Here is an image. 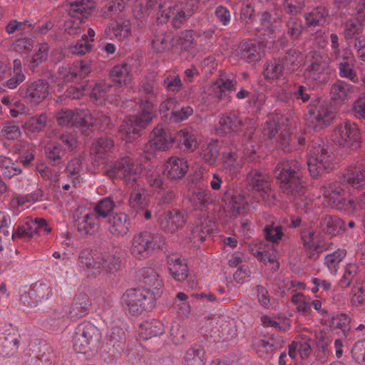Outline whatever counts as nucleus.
Masks as SVG:
<instances>
[{"label":"nucleus","instance_id":"nucleus-59","mask_svg":"<svg viewBox=\"0 0 365 365\" xmlns=\"http://www.w3.org/2000/svg\"><path fill=\"white\" fill-rule=\"evenodd\" d=\"M283 66L279 62H269L264 71V78L268 80H275L279 78L282 73Z\"/></svg>","mask_w":365,"mask_h":365},{"label":"nucleus","instance_id":"nucleus-10","mask_svg":"<svg viewBox=\"0 0 365 365\" xmlns=\"http://www.w3.org/2000/svg\"><path fill=\"white\" fill-rule=\"evenodd\" d=\"M344 187L341 182L329 183L324 187L323 198L326 206L341 210H354L357 208L353 200L346 199Z\"/></svg>","mask_w":365,"mask_h":365},{"label":"nucleus","instance_id":"nucleus-60","mask_svg":"<svg viewBox=\"0 0 365 365\" xmlns=\"http://www.w3.org/2000/svg\"><path fill=\"white\" fill-rule=\"evenodd\" d=\"M352 66V63L349 62H340L339 64V75L341 77L346 78L353 83H358L359 81V77Z\"/></svg>","mask_w":365,"mask_h":365},{"label":"nucleus","instance_id":"nucleus-11","mask_svg":"<svg viewBox=\"0 0 365 365\" xmlns=\"http://www.w3.org/2000/svg\"><path fill=\"white\" fill-rule=\"evenodd\" d=\"M58 124L63 127H88L93 123L91 114L88 110L76 109V111L69 109H62L56 114Z\"/></svg>","mask_w":365,"mask_h":365},{"label":"nucleus","instance_id":"nucleus-17","mask_svg":"<svg viewBox=\"0 0 365 365\" xmlns=\"http://www.w3.org/2000/svg\"><path fill=\"white\" fill-rule=\"evenodd\" d=\"M232 53L247 62L257 61L263 55L261 47L250 41L234 45Z\"/></svg>","mask_w":365,"mask_h":365},{"label":"nucleus","instance_id":"nucleus-61","mask_svg":"<svg viewBox=\"0 0 365 365\" xmlns=\"http://www.w3.org/2000/svg\"><path fill=\"white\" fill-rule=\"evenodd\" d=\"M92 44L88 41L87 36H83L75 45L71 46V52L76 55H84L91 51Z\"/></svg>","mask_w":365,"mask_h":365},{"label":"nucleus","instance_id":"nucleus-41","mask_svg":"<svg viewBox=\"0 0 365 365\" xmlns=\"http://www.w3.org/2000/svg\"><path fill=\"white\" fill-rule=\"evenodd\" d=\"M354 86L339 80L332 85L330 93L332 99L344 101L349 93L354 91Z\"/></svg>","mask_w":365,"mask_h":365},{"label":"nucleus","instance_id":"nucleus-57","mask_svg":"<svg viewBox=\"0 0 365 365\" xmlns=\"http://www.w3.org/2000/svg\"><path fill=\"white\" fill-rule=\"evenodd\" d=\"M277 319L279 320H282L284 322L283 327L279 326V323L276 321V319L273 317H271L268 315H262L261 317V322L264 327H273L277 328L279 330H286L287 328L290 327L289 321L286 318L284 315H278Z\"/></svg>","mask_w":365,"mask_h":365},{"label":"nucleus","instance_id":"nucleus-44","mask_svg":"<svg viewBox=\"0 0 365 365\" xmlns=\"http://www.w3.org/2000/svg\"><path fill=\"white\" fill-rule=\"evenodd\" d=\"M346 254V252L345 250L339 249L336 251L326 255L324 258V264L331 274H336L339 263L345 257Z\"/></svg>","mask_w":365,"mask_h":365},{"label":"nucleus","instance_id":"nucleus-34","mask_svg":"<svg viewBox=\"0 0 365 365\" xmlns=\"http://www.w3.org/2000/svg\"><path fill=\"white\" fill-rule=\"evenodd\" d=\"M131 68L126 63L114 66L110 72V78L119 86L129 83L132 80Z\"/></svg>","mask_w":365,"mask_h":365},{"label":"nucleus","instance_id":"nucleus-52","mask_svg":"<svg viewBox=\"0 0 365 365\" xmlns=\"http://www.w3.org/2000/svg\"><path fill=\"white\" fill-rule=\"evenodd\" d=\"M328 13L324 7H317L305 16L308 25L316 26L325 23Z\"/></svg>","mask_w":365,"mask_h":365},{"label":"nucleus","instance_id":"nucleus-38","mask_svg":"<svg viewBox=\"0 0 365 365\" xmlns=\"http://www.w3.org/2000/svg\"><path fill=\"white\" fill-rule=\"evenodd\" d=\"M183 365H205V351L200 345H195L187 350Z\"/></svg>","mask_w":365,"mask_h":365},{"label":"nucleus","instance_id":"nucleus-37","mask_svg":"<svg viewBox=\"0 0 365 365\" xmlns=\"http://www.w3.org/2000/svg\"><path fill=\"white\" fill-rule=\"evenodd\" d=\"M107 32L108 35H113L118 40H123L130 34V23L128 20L117 21L110 24Z\"/></svg>","mask_w":365,"mask_h":365},{"label":"nucleus","instance_id":"nucleus-54","mask_svg":"<svg viewBox=\"0 0 365 365\" xmlns=\"http://www.w3.org/2000/svg\"><path fill=\"white\" fill-rule=\"evenodd\" d=\"M176 138L184 145L186 149L191 152L194 151L198 146L197 136L187 130H181L178 131Z\"/></svg>","mask_w":365,"mask_h":365},{"label":"nucleus","instance_id":"nucleus-55","mask_svg":"<svg viewBox=\"0 0 365 365\" xmlns=\"http://www.w3.org/2000/svg\"><path fill=\"white\" fill-rule=\"evenodd\" d=\"M125 8L123 0H112L102 9L101 16L104 18H113Z\"/></svg>","mask_w":365,"mask_h":365},{"label":"nucleus","instance_id":"nucleus-20","mask_svg":"<svg viewBox=\"0 0 365 365\" xmlns=\"http://www.w3.org/2000/svg\"><path fill=\"white\" fill-rule=\"evenodd\" d=\"M48 83L38 80L27 84L24 97L31 103L38 104L44 101L49 93Z\"/></svg>","mask_w":365,"mask_h":365},{"label":"nucleus","instance_id":"nucleus-64","mask_svg":"<svg viewBox=\"0 0 365 365\" xmlns=\"http://www.w3.org/2000/svg\"><path fill=\"white\" fill-rule=\"evenodd\" d=\"M351 353L354 359L358 363L365 364V339L356 342L351 349Z\"/></svg>","mask_w":365,"mask_h":365},{"label":"nucleus","instance_id":"nucleus-49","mask_svg":"<svg viewBox=\"0 0 365 365\" xmlns=\"http://www.w3.org/2000/svg\"><path fill=\"white\" fill-rule=\"evenodd\" d=\"M114 207V202L110 198H104L100 200L91 210L96 214V217L101 221L110 216L109 214Z\"/></svg>","mask_w":365,"mask_h":365},{"label":"nucleus","instance_id":"nucleus-4","mask_svg":"<svg viewBox=\"0 0 365 365\" xmlns=\"http://www.w3.org/2000/svg\"><path fill=\"white\" fill-rule=\"evenodd\" d=\"M145 9L148 14L153 13L160 19L165 22L173 16V23L175 27H179L187 18L191 16L196 11L192 6V9L182 6V4L173 0H147Z\"/></svg>","mask_w":365,"mask_h":365},{"label":"nucleus","instance_id":"nucleus-6","mask_svg":"<svg viewBox=\"0 0 365 365\" xmlns=\"http://www.w3.org/2000/svg\"><path fill=\"white\" fill-rule=\"evenodd\" d=\"M98 329L90 322L78 325L73 336V346L78 353L86 354L96 349L101 340Z\"/></svg>","mask_w":365,"mask_h":365},{"label":"nucleus","instance_id":"nucleus-31","mask_svg":"<svg viewBox=\"0 0 365 365\" xmlns=\"http://www.w3.org/2000/svg\"><path fill=\"white\" fill-rule=\"evenodd\" d=\"M163 332V324L159 320H145L139 325V335L143 339L161 335Z\"/></svg>","mask_w":365,"mask_h":365},{"label":"nucleus","instance_id":"nucleus-23","mask_svg":"<svg viewBox=\"0 0 365 365\" xmlns=\"http://www.w3.org/2000/svg\"><path fill=\"white\" fill-rule=\"evenodd\" d=\"M260 26L257 27V30H264L268 34H272L277 29V24L282 20V12L275 9L272 12L262 11L258 14Z\"/></svg>","mask_w":365,"mask_h":365},{"label":"nucleus","instance_id":"nucleus-16","mask_svg":"<svg viewBox=\"0 0 365 365\" xmlns=\"http://www.w3.org/2000/svg\"><path fill=\"white\" fill-rule=\"evenodd\" d=\"M248 187L262 194L271 190V177L265 172L257 168H251L245 178Z\"/></svg>","mask_w":365,"mask_h":365},{"label":"nucleus","instance_id":"nucleus-2","mask_svg":"<svg viewBox=\"0 0 365 365\" xmlns=\"http://www.w3.org/2000/svg\"><path fill=\"white\" fill-rule=\"evenodd\" d=\"M122 252L113 248L104 254L93 255L89 250H83L78 257L79 265L88 277L95 278L103 272H115L120 269Z\"/></svg>","mask_w":365,"mask_h":365},{"label":"nucleus","instance_id":"nucleus-63","mask_svg":"<svg viewBox=\"0 0 365 365\" xmlns=\"http://www.w3.org/2000/svg\"><path fill=\"white\" fill-rule=\"evenodd\" d=\"M46 158L53 165H57L61 161L63 151L58 145L52 144L46 148Z\"/></svg>","mask_w":365,"mask_h":365},{"label":"nucleus","instance_id":"nucleus-8","mask_svg":"<svg viewBox=\"0 0 365 365\" xmlns=\"http://www.w3.org/2000/svg\"><path fill=\"white\" fill-rule=\"evenodd\" d=\"M122 302L133 314L152 309L155 304V296L146 289L127 290L122 296Z\"/></svg>","mask_w":365,"mask_h":365},{"label":"nucleus","instance_id":"nucleus-43","mask_svg":"<svg viewBox=\"0 0 365 365\" xmlns=\"http://www.w3.org/2000/svg\"><path fill=\"white\" fill-rule=\"evenodd\" d=\"M31 294L37 299L38 303L48 299L52 293V287L48 282H37L31 287Z\"/></svg>","mask_w":365,"mask_h":365},{"label":"nucleus","instance_id":"nucleus-33","mask_svg":"<svg viewBox=\"0 0 365 365\" xmlns=\"http://www.w3.org/2000/svg\"><path fill=\"white\" fill-rule=\"evenodd\" d=\"M112 88L110 83L106 80H99L95 82L91 92V99L97 104H102L108 101V93Z\"/></svg>","mask_w":365,"mask_h":365},{"label":"nucleus","instance_id":"nucleus-30","mask_svg":"<svg viewBox=\"0 0 365 365\" xmlns=\"http://www.w3.org/2000/svg\"><path fill=\"white\" fill-rule=\"evenodd\" d=\"M175 36L170 32H159L155 34L152 41V48L157 53H163L176 47L174 41Z\"/></svg>","mask_w":365,"mask_h":365},{"label":"nucleus","instance_id":"nucleus-13","mask_svg":"<svg viewBox=\"0 0 365 365\" xmlns=\"http://www.w3.org/2000/svg\"><path fill=\"white\" fill-rule=\"evenodd\" d=\"M173 143L170 134L165 131L163 128L158 125L153 130L149 141L145 145L143 152L145 158L150 159L155 151H164L168 149Z\"/></svg>","mask_w":365,"mask_h":365},{"label":"nucleus","instance_id":"nucleus-36","mask_svg":"<svg viewBox=\"0 0 365 365\" xmlns=\"http://www.w3.org/2000/svg\"><path fill=\"white\" fill-rule=\"evenodd\" d=\"M322 230L328 235H335L344 230V222L336 216H326L321 222Z\"/></svg>","mask_w":365,"mask_h":365},{"label":"nucleus","instance_id":"nucleus-62","mask_svg":"<svg viewBox=\"0 0 365 365\" xmlns=\"http://www.w3.org/2000/svg\"><path fill=\"white\" fill-rule=\"evenodd\" d=\"M81 170L82 165L81 159L78 158L72 159L66 167L68 177L72 180H78Z\"/></svg>","mask_w":365,"mask_h":365},{"label":"nucleus","instance_id":"nucleus-40","mask_svg":"<svg viewBox=\"0 0 365 365\" xmlns=\"http://www.w3.org/2000/svg\"><path fill=\"white\" fill-rule=\"evenodd\" d=\"M201 157L203 160L210 164L213 165L220 153V146L217 140H211L208 143H205L201 148Z\"/></svg>","mask_w":365,"mask_h":365},{"label":"nucleus","instance_id":"nucleus-46","mask_svg":"<svg viewBox=\"0 0 365 365\" xmlns=\"http://www.w3.org/2000/svg\"><path fill=\"white\" fill-rule=\"evenodd\" d=\"M0 171L5 178H9L22 173V170L10 158L4 155H0Z\"/></svg>","mask_w":365,"mask_h":365},{"label":"nucleus","instance_id":"nucleus-48","mask_svg":"<svg viewBox=\"0 0 365 365\" xmlns=\"http://www.w3.org/2000/svg\"><path fill=\"white\" fill-rule=\"evenodd\" d=\"M7 80L4 86L10 89L16 88L20 83L25 80V75L21 71V62L19 59H15L13 62V74Z\"/></svg>","mask_w":365,"mask_h":365},{"label":"nucleus","instance_id":"nucleus-19","mask_svg":"<svg viewBox=\"0 0 365 365\" xmlns=\"http://www.w3.org/2000/svg\"><path fill=\"white\" fill-rule=\"evenodd\" d=\"M185 222V213L178 210H169L160 218V227L168 233H174L179 230Z\"/></svg>","mask_w":365,"mask_h":365},{"label":"nucleus","instance_id":"nucleus-56","mask_svg":"<svg viewBox=\"0 0 365 365\" xmlns=\"http://www.w3.org/2000/svg\"><path fill=\"white\" fill-rule=\"evenodd\" d=\"M230 206L235 215H244L248 210V203L245 197L240 194L232 196Z\"/></svg>","mask_w":365,"mask_h":365},{"label":"nucleus","instance_id":"nucleus-25","mask_svg":"<svg viewBox=\"0 0 365 365\" xmlns=\"http://www.w3.org/2000/svg\"><path fill=\"white\" fill-rule=\"evenodd\" d=\"M168 269L177 281L185 280L188 275L187 266L184 259L178 255H169L167 258Z\"/></svg>","mask_w":365,"mask_h":365},{"label":"nucleus","instance_id":"nucleus-42","mask_svg":"<svg viewBox=\"0 0 365 365\" xmlns=\"http://www.w3.org/2000/svg\"><path fill=\"white\" fill-rule=\"evenodd\" d=\"M283 61V67L287 71L293 72L300 67L302 58L300 52L295 49H290L286 52Z\"/></svg>","mask_w":365,"mask_h":365},{"label":"nucleus","instance_id":"nucleus-1","mask_svg":"<svg viewBox=\"0 0 365 365\" xmlns=\"http://www.w3.org/2000/svg\"><path fill=\"white\" fill-rule=\"evenodd\" d=\"M142 172L140 164H135L129 157H123L118 160L113 169L106 172L110 178H120L124 181L126 187L132 188L128 205L136 213H140L148 205L149 199L143 187L138 183Z\"/></svg>","mask_w":365,"mask_h":365},{"label":"nucleus","instance_id":"nucleus-45","mask_svg":"<svg viewBox=\"0 0 365 365\" xmlns=\"http://www.w3.org/2000/svg\"><path fill=\"white\" fill-rule=\"evenodd\" d=\"M163 85L168 91L178 92L182 88L180 76L175 71H167L163 75Z\"/></svg>","mask_w":365,"mask_h":365},{"label":"nucleus","instance_id":"nucleus-18","mask_svg":"<svg viewBox=\"0 0 365 365\" xmlns=\"http://www.w3.org/2000/svg\"><path fill=\"white\" fill-rule=\"evenodd\" d=\"M140 277L149 290L155 296V299L160 297L163 292V282L159 273L151 267H143L139 272Z\"/></svg>","mask_w":365,"mask_h":365},{"label":"nucleus","instance_id":"nucleus-27","mask_svg":"<svg viewBox=\"0 0 365 365\" xmlns=\"http://www.w3.org/2000/svg\"><path fill=\"white\" fill-rule=\"evenodd\" d=\"M108 231L115 236H124L129 230L130 222L125 213H116L110 216L107 220Z\"/></svg>","mask_w":365,"mask_h":365},{"label":"nucleus","instance_id":"nucleus-5","mask_svg":"<svg viewBox=\"0 0 365 365\" xmlns=\"http://www.w3.org/2000/svg\"><path fill=\"white\" fill-rule=\"evenodd\" d=\"M141 112L139 115L123 121L119 133L126 141L134 138L132 135H138L140 130L150 123L154 117V106L149 101H142L140 105Z\"/></svg>","mask_w":365,"mask_h":365},{"label":"nucleus","instance_id":"nucleus-50","mask_svg":"<svg viewBox=\"0 0 365 365\" xmlns=\"http://www.w3.org/2000/svg\"><path fill=\"white\" fill-rule=\"evenodd\" d=\"M309 298L302 293L292 295L291 302L296 306V309L303 316H308L312 312Z\"/></svg>","mask_w":365,"mask_h":365},{"label":"nucleus","instance_id":"nucleus-12","mask_svg":"<svg viewBox=\"0 0 365 365\" xmlns=\"http://www.w3.org/2000/svg\"><path fill=\"white\" fill-rule=\"evenodd\" d=\"M318 106L312 103L308 106L309 116L307 125L317 128L322 124H329L334 117L333 108L327 102H317Z\"/></svg>","mask_w":365,"mask_h":365},{"label":"nucleus","instance_id":"nucleus-29","mask_svg":"<svg viewBox=\"0 0 365 365\" xmlns=\"http://www.w3.org/2000/svg\"><path fill=\"white\" fill-rule=\"evenodd\" d=\"M174 41L177 46H181L185 49H190L198 46L202 43L201 31L187 30L175 36Z\"/></svg>","mask_w":365,"mask_h":365},{"label":"nucleus","instance_id":"nucleus-35","mask_svg":"<svg viewBox=\"0 0 365 365\" xmlns=\"http://www.w3.org/2000/svg\"><path fill=\"white\" fill-rule=\"evenodd\" d=\"M189 201L194 210H202L212 202V195L209 190L198 189L192 192Z\"/></svg>","mask_w":365,"mask_h":365},{"label":"nucleus","instance_id":"nucleus-51","mask_svg":"<svg viewBox=\"0 0 365 365\" xmlns=\"http://www.w3.org/2000/svg\"><path fill=\"white\" fill-rule=\"evenodd\" d=\"M48 117L46 113L34 115L25 123L26 130L32 133L42 131L46 126Z\"/></svg>","mask_w":365,"mask_h":365},{"label":"nucleus","instance_id":"nucleus-22","mask_svg":"<svg viewBox=\"0 0 365 365\" xmlns=\"http://www.w3.org/2000/svg\"><path fill=\"white\" fill-rule=\"evenodd\" d=\"M188 165L186 160L178 157H171L165 164L164 174L171 180L182 178L187 173Z\"/></svg>","mask_w":365,"mask_h":365},{"label":"nucleus","instance_id":"nucleus-9","mask_svg":"<svg viewBox=\"0 0 365 365\" xmlns=\"http://www.w3.org/2000/svg\"><path fill=\"white\" fill-rule=\"evenodd\" d=\"M160 237L157 234L146 231L137 233L131 240L130 252L137 259H147L160 246Z\"/></svg>","mask_w":365,"mask_h":365},{"label":"nucleus","instance_id":"nucleus-53","mask_svg":"<svg viewBox=\"0 0 365 365\" xmlns=\"http://www.w3.org/2000/svg\"><path fill=\"white\" fill-rule=\"evenodd\" d=\"M113 147V141L108 138H101L93 145L91 154L95 155L96 158H103L105 155Z\"/></svg>","mask_w":365,"mask_h":365},{"label":"nucleus","instance_id":"nucleus-26","mask_svg":"<svg viewBox=\"0 0 365 365\" xmlns=\"http://www.w3.org/2000/svg\"><path fill=\"white\" fill-rule=\"evenodd\" d=\"M342 179L354 188L365 186V165L346 168L342 174Z\"/></svg>","mask_w":365,"mask_h":365},{"label":"nucleus","instance_id":"nucleus-58","mask_svg":"<svg viewBox=\"0 0 365 365\" xmlns=\"http://www.w3.org/2000/svg\"><path fill=\"white\" fill-rule=\"evenodd\" d=\"M29 230L31 231L32 237H34V234L41 235L48 233L51 229L45 220L36 218L29 221Z\"/></svg>","mask_w":365,"mask_h":365},{"label":"nucleus","instance_id":"nucleus-21","mask_svg":"<svg viewBox=\"0 0 365 365\" xmlns=\"http://www.w3.org/2000/svg\"><path fill=\"white\" fill-rule=\"evenodd\" d=\"M91 210L81 215L76 220L75 226L81 235H93L96 233L102 222Z\"/></svg>","mask_w":365,"mask_h":365},{"label":"nucleus","instance_id":"nucleus-47","mask_svg":"<svg viewBox=\"0 0 365 365\" xmlns=\"http://www.w3.org/2000/svg\"><path fill=\"white\" fill-rule=\"evenodd\" d=\"M91 71L88 63L80 61L73 63L70 68L69 73L66 77V80L69 81L75 78H83L86 77Z\"/></svg>","mask_w":365,"mask_h":365},{"label":"nucleus","instance_id":"nucleus-24","mask_svg":"<svg viewBox=\"0 0 365 365\" xmlns=\"http://www.w3.org/2000/svg\"><path fill=\"white\" fill-rule=\"evenodd\" d=\"M237 81L234 77L221 75L220 77L211 85L215 96L219 99L225 98L232 91L236 90Z\"/></svg>","mask_w":365,"mask_h":365},{"label":"nucleus","instance_id":"nucleus-32","mask_svg":"<svg viewBox=\"0 0 365 365\" xmlns=\"http://www.w3.org/2000/svg\"><path fill=\"white\" fill-rule=\"evenodd\" d=\"M95 6L91 0H76L70 4L69 14L78 19L85 18L91 14Z\"/></svg>","mask_w":365,"mask_h":365},{"label":"nucleus","instance_id":"nucleus-7","mask_svg":"<svg viewBox=\"0 0 365 365\" xmlns=\"http://www.w3.org/2000/svg\"><path fill=\"white\" fill-rule=\"evenodd\" d=\"M335 155L327 145H312L307 159L310 175L316 178L322 173L331 170Z\"/></svg>","mask_w":365,"mask_h":365},{"label":"nucleus","instance_id":"nucleus-15","mask_svg":"<svg viewBox=\"0 0 365 365\" xmlns=\"http://www.w3.org/2000/svg\"><path fill=\"white\" fill-rule=\"evenodd\" d=\"M335 136L339 145L349 148L358 143L361 138L358 125L350 121L340 123L335 130Z\"/></svg>","mask_w":365,"mask_h":365},{"label":"nucleus","instance_id":"nucleus-14","mask_svg":"<svg viewBox=\"0 0 365 365\" xmlns=\"http://www.w3.org/2000/svg\"><path fill=\"white\" fill-rule=\"evenodd\" d=\"M91 302L88 296L84 293L77 294L72 303L70 309L60 308L56 310L54 317L58 319H64L69 316L71 319H79L88 313Z\"/></svg>","mask_w":365,"mask_h":365},{"label":"nucleus","instance_id":"nucleus-3","mask_svg":"<svg viewBox=\"0 0 365 365\" xmlns=\"http://www.w3.org/2000/svg\"><path fill=\"white\" fill-rule=\"evenodd\" d=\"M274 175L280 190L288 195H302L304 188L301 165L295 160H288L277 165Z\"/></svg>","mask_w":365,"mask_h":365},{"label":"nucleus","instance_id":"nucleus-39","mask_svg":"<svg viewBox=\"0 0 365 365\" xmlns=\"http://www.w3.org/2000/svg\"><path fill=\"white\" fill-rule=\"evenodd\" d=\"M326 68L327 64L322 58H316L307 67V76L312 81L322 82L325 81V77H321L324 74Z\"/></svg>","mask_w":365,"mask_h":365},{"label":"nucleus","instance_id":"nucleus-28","mask_svg":"<svg viewBox=\"0 0 365 365\" xmlns=\"http://www.w3.org/2000/svg\"><path fill=\"white\" fill-rule=\"evenodd\" d=\"M19 336L15 332L0 334V356L8 357L13 356L18 349Z\"/></svg>","mask_w":365,"mask_h":365}]
</instances>
